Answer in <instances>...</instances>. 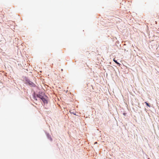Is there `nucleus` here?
I'll use <instances>...</instances> for the list:
<instances>
[{
    "mask_svg": "<svg viewBox=\"0 0 159 159\" xmlns=\"http://www.w3.org/2000/svg\"><path fill=\"white\" fill-rule=\"evenodd\" d=\"M28 83H29V85L31 86H35V84L34 83H33V82H32L31 81H30V82H28Z\"/></svg>",
    "mask_w": 159,
    "mask_h": 159,
    "instance_id": "1",
    "label": "nucleus"
},
{
    "mask_svg": "<svg viewBox=\"0 0 159 159\" xmlns=\"http://www.w3.org/2000/svg\"><path fill=\"white\" fill-rule=\"evenodd\" d=\"M41 99L44 103H47V100L44 97H43V98H42Z\"/></svg>",
    "mask_w": 159,
    "mask_h": 159,
    "instance_id": "2",
    "label": "nucleus"
},
{
    "mask_svg": "<svg viewBox=\"0 0 159 159\" xmlns=\"http://www.w3.org/2000/svg\"><path fill=\"white\" fill-rule=\"evenodd\" d=\"M38 97L41 99L42 98H43V97L41 95L39 94L38 95Z\"/></svg>",
    "mask_w": 159,
    "mask_h": 159,
    "instance_id": "3",
    "label": "nucleus"
},
{
    "mask_svg": "<svg viewBox=\"0 0 159 159\" xmlns=\"http://www.w3.org/2000/svg\"><path fill=\"white\" fill-rule=\"evenodd\" d=\"M145 103L146 104V105L148 106V107H150V106L149 105V104L147 102H145Z\"/></svg>",
    "mask_w": 159,
    "mask_h": 159,
    "instance_id": "4",
    "label": "nucleus"
},
{
    "mask_svg": "<svg viewBox=\"0 0 159 159\" xmlns=\"http://www.w3.org/2000/svg\"><path fill=\"white\" fill-rule=\"evenodd\" d=\"M113 60L117 64H119V63L117 61H116L115 60V58Z\"/></svg>",
    "mask_w": 159,
    "mask_h": 159,
    "instance_id": "5",
    "label": "nucleus"
},
{
    "mask_svg": "<svg viewBox=\"0 0 159 159\" xmlns=\"http://www.w3.org/2000/svg\"><path fill=\"white\" fill-rule=\"evenodd\" d=\"M95 143H97V142H96Z\"/></svg>",
    "mask_w": 159,
    "mask_h": 159,
    "instance_id": "6",
    "label": "nucleus"
}]
</instances>
